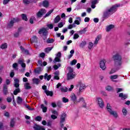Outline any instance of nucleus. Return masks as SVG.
I'll list each match as a JSON object with an SVG mask.
<instances>
[{
	"instance_id": "nucleus-51",
	"label": "nucleus",
	"mask_w": 130,
	"mask_h": 130,
	"mask_svg": "<svg viewBox=\"0 0 130 130\" xmlns=\"http://www.w3.org/2000/svg\"><path fill=\"white\" fill-rule=\"evenodd\" d=\"M60 90H61V91L64 92H67L68 91V88H67V87H62V88H60Z\"/></svg>"
},
{
	"instance_id": "nucleus-27",
	"label": "nucleus",
	"mask_w": 130,
	"mask_h": 130,
	"mask_svg": "<svg viewBox=\"0 0 130 130\" xmlns=\"http://www.w3.org/2000/svg\"><path fill=\"white\" fill-rule=\"evenodd\" d=\"M24 89H25V90H29V89H31V85H30V83H25Z\"/></svg>"
},
{
	"instance_id": "nucleus-54",
	"label": "nucleus",
	"mask_w": 130,
	"mask_h": 130,
	"mask_svg": "<svg viewBox=\"0 0 130 130\" xmlns=\"http://www.w3.org/2000/svg\"><path fill=\"white\" fill-rule=\"evenodd\" d=\"M62 102H63V103H68V102H69V99L64 97L62 98Z\"/></svg>"
},
{
	"instance_id": "nucleus-3",
	"label": "nucleus",
	"mask_w": 130,
	"mask_h": 130,
	"mask_svg": "<svg viewBox=\"0 0 130 130\" xmlns=\"http://www.w3.org/2000/svg\"><path fill=\"white\" fill-rule=\"evenodd\" d=\"M76 74L74 72V70L72 68H69V73L67 74V80H73L75 79Z\"/></svg>"
},
{
	"instance_id": "nucleus-18",
	"label": "nucleus",
	"mask_w": 130,
	"mask_h": 130,
	"mask_svg": "<svg viewBox=\"0 0 130 130\" xmlns=\"http://www.w3.org/2000/svg\"><path fill=\"white\" fill-rule=\"evenodd\" d=\"M96 4H98V0H94L92 1L91 8H92V9H95V8H96Z\"/></svg>"
},
{
	"instance_id": "nucleus-34",
	"label": "nucleus",
	"mask_w": 130,
	"mask_h": 130,
	"mask_svg": "<svg viewBox=\"0 0 130 130\" xmlns=\"http://www.w3.org/2000/svg\"><path fill=\"white\" fill-rule=\"evenodd\" d=\"M35 20H36V18H35V17L34 16L31 17L29 19V23H30V24H34V21H35Z\"/></svg>"
},
{
	"instance_id": "nucleus-43",
	"label": "nucleus",
	"mask_w": 130,
	"mask_h": 130,
	"mask_svg": "<svg viewBox=\"0 0 130 130\" xmlns=\"http://www.w3.org/2000/svg\"><path fill=\"white\" fill-rule=\"evenodd\" d=\"M53 62H54V63H56V62H60V58H58V57H55L53 60Z\"/></svg>"
},
{
	"instance_id": "nucleus-2",
	"label": "nucleus",
	"mask_w": 130,
	"mask_h": 130,
	"mask_svg": "<svg viewBox=\"0 0 130 130\" xmlns=\"http://www.w3.org/2000/svg\"><path fill=\"white\" fill-rule=\"evenodd\" d=\"M113 58L115 61V66H121V56L119 54L117 53L113 56Z\"/></svg>"
},
{
	"instance_id": "nucleus-8",
	"label": "nucleus",
	"mask_w": 130,
	"mask_h": 130,
	"mask_svg": "<svg viewBox=\"0 0 130 130\" xmlns=\"http://www.w3.org/2000/svg\"><path fill=\"white\" fill-rule=\"evenodd\" d=\"M38 33L40 35L42 34L43 36H47V35L48 34V31L46 28L43 27L40 29Z\"/></svg>"
},
{
	"instance_id": "nucleus-33",
	"label": "nucleus",
	"mask_w": 130,
	"mask_h": 130,
	"mask_svg": "<svg viewBox=\"0 0 130 130\" xmlns=\"http://www.w3.org/2000/svg\"><path fill=\"white\" fill-rule=\"evenodd\" d=\"M60 21V16L59 15L57 16L54 19V23H58L59 21Z\"/></svg>"
},
{
	"instance_id": "nucleus-10",
	"label": "nucleus",
	"mask_w": 130,
	"mask_h": 130,
	"mask_svg": "<svg viewBox=\"0 0 130 130\" xmlns=\"http://www.w3.org/2000/svg\"><path fill=\"white\" fill-rule=\"evenodd\" d=\"M45 14H46V10L45 9H42L37 13V16L38 18H41Z\"/></svg>"
},
{
	"instance_id": "nucleus-52",
	"label": "nucleus",
	"mask_w": 130,
	"mask_h": 130,
	"mask_svg": "<svg viewBox=\"0 0 130 130\" xmlns=\"http://www.w3.org/2000/svg\"><path fill=\"white\" fill-rule=\"evenodd\" d=\"M25 107H26V108H27V109H28V110H31V111L34 110V108H32L30 107V106H29V105H25Z\"/></svg>"
},
{
	"instance_id": "nucleus-47",
	"label": "nucleus",
	"mask_w": 130,
	"mask_h": 130,
	"mask_svg": "<svg viewBox=\"0 0 130 130\" xmlns=\"http://www.w3.org/2000/svg\"><path fill=\"white\" fill-rule=\"evenodd\" d=\"M53 12V10H50L45 16V18H46V17H48L49 16H50V14H51V13H52Z\"/></svg>"
},
{
	"instance_id": "nucleus-61",
	"label": "nucleus",
	"mask_w": 130,
	"mask_h": 130,
	"mask_svg": "<svg viewBox=\"0 0 130 130\" xmlns=\"http://www.w3.org/2000/svg\"><path fill=\"white\" fill-rule=\"evenodd\" d=\"M40 57H42V58H44V57H45V53L42 52L40 54Z\"/></svg>"
},
{
	"instance_id": "nucleus-4",
	"label": "nucleus",
	"mask_w": 130,
	"mask_h": 130,
	"mask_svg": "<svg viewBox=\"0 0 130 130\" xmlns=\"http://www.w3.org/2000/svg\"><path fill=\"white\" fill-rule=\"evenodd\" d=\"M107 111H108V112H109L111 115H113L114 117H117V113L112 110V107H111L110 104H107Z\"/></svg>"
},
{
	"instance_id": "nucleus-15",
	"label": "nucleus",
	"mask_w": 130,
	"mask_h": 130,
	"mask_svg": "<svg viewBox=\"0 0 130 130\" xmlns=\"http://www.w3.org/2000/svg\"><path fill=\"white\" fill-rule=\"evenodd\" d=\"M8 87L9 86L7 85V84L3 85V94H4V95H8V94H9V91H8Z\"/></svg>"
},
{
	"instance_id": "nucleus-57",
	"label": "nucleus",
	"mask_w": 130,
	"mask_h": 130,
	"mask_svg": "<svg viewBox=\"0 0 130 130\" xmlns=\"http://www.w3.org/2000/svg\"><path fill=\"white\" fill-rule=\"evenodd\" d=\"M79 37H80V36H79L78 34H75L73 37V39L76 40V39H78V38H79Z\"/></svg>"
},
{
	"instance_id": "nucleus-39",
	"label": "nucleus",
	"mask_w": 130,
	"mask_h": 130,
	"mask_svg": "<svg viewBox=\"0 0 130 130\" xmlns=\"http://www.w3.org/2000/svg\"><path fill=\"white\" fill-rule=\"evenodd\" d=\"M61 65L60 64V63H58L57 65L55 64L53 66V69H54V70H56L58 69V68H60V67H61Z\"/></svg>"
},
{
	"instance_id": "nucleus-48",
	"label": "nucleus",
	"mask_w": 130,
	"mask_h": 130,
	"mask_svg": "<svg viewBox=\"0 0 130 130\" xmlns=\"http://www.w3.org/2000/svg\"><path fill=\"white\" fill-rule=\"evenodd\" d=\"M12 67L13 68V69H14V70H18V63H13L12 65Z\"/></svg>"
},
{
	"instance_id": "nucleus-50",
	"label": "nucleus",
	"mask_w": 130,
	"mask_h": 130,
	"mask_svg": "<svg viewBox=\"0 0 130 130\" xmlns=\"http://www.w3.org/2000/svg\"><path fill=\"white\" fill-rule=\"evenodd\" d=\"M7 47H8V44L7 43L3 44L1 46V48H2V49H5V48H7Z\"/></svg>"
},
{
	"instance_id": "nucleus-6",
	"label": "nucleus",
	"mask_w": 130,
	"mask_h": 130,
	"mask_svg": "<svg viewBox=\"0 0 130 130\" xmlns=\"http://www.w3.org/2000/svg\"><path fill=\"white\" fill-rule=\"evenodd\" d=\"M77 88H79V93L83 92L85 89H86V85L83 82H79L76 85Z\"/></svg>"
},
{
	"instance_id": "nucleus-5",
	"label": "nucleus",
	"mask_w": 130,
	"mask_h": 130,
	"mask_svg": "<svg viewBox=\"0 0 130 130\" xmlns=\"http://www.w3.org/2000/svg\"><path fill=\"white\" fill-rule=\"evenodd\" d=\"M20 19L18 18H12L11 21L8 23L7 28L10 29V28H12L13 26H14V24L15 23H17V22H19Z\"/></svg>"
},
{
	"instance_id": "nucleus-29",
	"label": "nucleus",
	"mask_w": 130,
	"mask_h": 130,
	"mask_svg": "<svg viewBox=\"0 0 130 130\" xmlns=\"http://www.w3.org/2000/svg\"><path fill=\"white\" fill-rule=\"evenodd\" d=\"M49 5V2L48 1L45 0L43 2V6L45 7V8H47Z\"/></svg>"
},
{
	"instance_id": "nucleus-42",
	"label": "nucleus",
	"mask_w": 130,
	"mask_h": 130,
	"mask_svg": "<svg viewBox=\"0 0 130 130\" xmlns=\"http://www.w3.org/2000/svg\"><path fill=\"white\" fill-rule=\"evenodd\" d=\"M70 53H71V54L68 56V58L69 59H70V58H71L73 56V55H74V53H75V50H72L70 51Z\"/></svg>"
},
{
	"instance_id": "nucleus-26",
	"label": "nucleus",
	"mask_w": 130,
	"mask_h": 130,
	"mask_svg": "<svg viewBox=\"0 0 130 130\" xmlns=\"http://www.w3.org/2000/svg\"><path fill=\"white\" fill-rule=\"evenodd\" d=\"M44 78L45 80H47V81H49L51 79V75H48V74L46 73L44 76Z\"/></svg>"
},
{
	"instance_id": "nucleus-40",
	"label": "nucleus",
	"mask_w": 130,
	"mask_h": 130,
	"mask_svg": "<svg viewBox=\"0 0 130 130\" xmlns=\"http://www.w3.org/2000/svg\"><path fill=\"white\" fill-rule=\"evenodd\" d=\"M86 44H87L86 41H82L81 43L80 44V47H81V48H83V47H84V46H85Z\"/></svg>"
},
{
	"instance_id": "nucleus-28",
	"label": "nucleus",
	"mask_w": 130,
	"mask_h": 130,
	"mask_svg": "<svg viewBox=\"0 0 130 130\" xmlns=\"http://www.w3.org/2000/svg\"><path fill=\"white\" fill-rule=\"evenodd\" d=\"M32 82L34 84H36V85H38L39 82H40V80L38 78H34L32 79Z\"/></svg>"
},
{
	"instance_id": "nucleus-31",
	"label": "nucleus",
	"mask_w": 130,
	"mask_h": 130,
	"mask_svg": "<svg viewBox=\"0 0 130 130\" xmlns=\"http://www.w3.org/2000/svg\"><path fill=\"white\" fill-rule=\"evenodd\" d=\"M41 108H42V110H43V112H46L47 111V107H45L44 105L42 104L41 105Z\"/></svg>"
},
{
	"instance_id": "nucleus-35",
	"label": "nucleus",
	"mask_w": 130,
	"mask_h": 130,
	"mask_svg": "<svg viewBox=\"0 0 130 130\" xmlns=\"http://www.w3.org/2000/svg\"><path fill=\"white\" fill-rule=\"evenodd\" d=\"M20 92H21L20 88H17L14 91L13 94H14V95H18V93H20Z\"/></svg>"
},
{
	"instance_id": "nucleus-36",
	"label": "nucleus",
	"mask_w": 130,
	"mask_h": 130,
	"mask_svg": "<svg viewBox=\"0 0 130 130\" xmlns=\"http://www.w3.org/2000/svg\"><path fill=\"white\" fill-rule=\"evenodd\" d=\"M80 102L85 103V100L84 99V98H80L77 101V104H78V103H80Z\"/></svg>"
},
{
	"instance_id": "nucleus-60",
	"label": "nucleus",
	"mask_w": 130,
	"mask_h": 130,
	"mask_svg": "<svg viewBox=\"0 0 130 130\" xmlns=\"http://www.w3.org/2000/svg\"><path fill=\"white\" fill-rule=\"evenodd\" d=\"M117 70L115 69H113L111 70V72H110V74L111 75V74H114L116 72Z\"/></svg>"
},
{
	"instance_id": "nucleus-44",
	"label": "nucleus",
	"mask_w": 130,
	"mask_h": 130,
	"mask_svg": "<svg viewBox=\"0 0 130 130\" xmlns=\"http://www.w3.org/2000/svg\"><path fill=\"white\" fill-rule=\"evenodd\" d=\"M36 41H37V37H36V36H34L32 38L31 42V43H33V42H36Z\"/></svg>"
},
{
	"instance_id": "nucleus-45",
	"label": "nucleus",
	"mask_w": 130,
	"mask_h": 130,
	"mask_svg": "<svg viewBox=\"0 0 130 130\" xmlns=\"http://www.w3.org/2000/svg\"><path fill=\"white\" fill-rule=\"evenodd\" d=\"M54 40L53 39H48L47 40V43H53Z\"/></svg>"
},
{
	"instance_id": "nucleus-13",
	"label": "nucleus",
	"mask_w": 130,
	"mask_h": 130,
	"mask_svg": "<svg viewBox=\"0 0 130 130\" xmlns=\"http://www.w3.org/2000/svg\"><path fill=\"white\" fill-rule=\"evenodd\" d=\"M33 128L35 130H45V128H44V127H43V126H40L37 124H35L34 125Z\"/></svg>"
},
{
	"instance_id": "nucleus-30",
	"label": "nucleus",
	"mask_w": 130,
	"mask_h": 130,
	"mask_svg": "<svg viewBox=\"0 0 130 130\" xmlns=\"http://www.w3.org/2000/svg\"><path fill=\"white\" fill-rule=\"evenodd\" d=\"M87 32V27L84 28L83 29H81V30L78 31V33L82 35V34H85Z\"/></svg>"
},
{
	"instance_id": "nucleus-56",
	"label": "nucleus",
	"mask_w": 130,
	"mask_h": 130,
	"mask_svg": "<svg viewBox=\"0 0 130 130\" xmlns=\"http://www.w3.org/2000/svg\"><path fill=\"white\" fill-rule=\"evenodd\" d=\"M93 47V43L89 42L88 44V48L89 49H92V48Z\"/></svg>"
},
{
	"instance_id": "nucleus-46",
	"label": "nucleus",
	"mask_w": 130,
	"mask_h": 130,
	"mask_svg": "<svg viewBox=\"0 0 130 130\" xmlns=\"http://www.w3.org/2000/svg\"><path fill=\"white\" fill-rule=\"evenodd\" d=\"M23 3L25 5H29V3H32V0H23Z\"/></svg>"
},
{
	"instance_id": "nucleus-24",
	"label": "nucleus",
	"mask_w": 130,
	"mask_h": 130,
	"mask_svg": "<svg viewBox=\"0 0 130 130\" xmlns=\"http://www.w3.org/2000/svg\"><path fill=\"white\" fill-rule=\"evenodd\" d=\"M81 17H78L76 18V20L74 21L75 24L76 25H80V23H81Z\"/></svg>"
},
{
	"instance_id": "nucleus-38",
	"label": "nucleus",
	"mask_w": 130,
	"mask_h": 130,
	"mask_svg": "<svg viewBox=\"0 0 130 130\" xmlns=\"http://www.w3.org/2000/svg\"><path fill=\"white\" fill-rule=\"evenodd\" d=\"M22 102H23V99H22L21 97L18 96V98H17V103L18 104H22Z\"/></svg>"
},
{
	"instance_id": "nucleus-64",
	"label": "nucleus",
	"mask_w": 130,
	"mask_h": 130,
	"mask_svg": "<svg viewBox=\"0 0 130 130\" xmlns=\"http://www.w3.org/2000/svg\"><path fill=\"white\" fill-rule=\"evenodd\" d=\"M0 130H4V125L2 122H0Z\"/></svg>"
},
{
	"instance_id": "nucleus-1",
	"label": "nucleus",
	"mask_w": 130,
	"mask_h": 130,
	"mask_svg": "<svg viewBox=\"0 0 130 130\" xmlns=\"http://www.w3.org/2000/svg\"><path fill=\"white\" fill-rule=\"evenodd\" d=\"M120 7V4H115L111 7L110 9H107L103 13V18L104 19H107L109 18L112 14L115 13L116 11H117V8H119Z\"/></svg>"
},
{
	"instance_id": "nucleus-37",
	"label": "nucleus",
	"mask_w": 130,
	"mask_h": 130,
	"mask_svg": "<svg viewBox=\"0 0 130 130\" xmlns=\"http://www.w3.org/2000/svg\"><path fill=\"white\" fill-rule=\"evenodd\" d=\"M35 119L36 121H41L42 120V117L38 116L35 118Z\"/></svg>"
},
{
	"instance_id": "nucleus-63",
	"label": "nucleus",
	"mask_w": 130,
	"mask_h": 130,
	"mask_svg": "<svg viewBox=\"0 0 130 130\" xmlns=\"http://www.w3.org/2000/svg\"><path fill=\"white\" fill-rule=\"evenodd\" d=\"M7 102H9V103L12 102V97H11V96H8V97L7 98Z\"/></svg>"
},
{
	"instance_id": "nucleus-19",
	"label": "nucleus",
	"mask_w": 130,
	"mask_h": 130,
	"mask_svg": "<svg viewBox=\"0 0 130 130\" xmlns=\"http://www.w3.org/2000/svg\"><path fill=\"white\" fill-rule=\"evenodd\" d=\"M119 97L121 98L122 100H124L127 98V95L126 94H124L123 93H120L119 94Z\"/></svg>"
},
{
	"instance_id": "nucleus-21",
	"label": "nucleus",
	"mask_w": 130,
	"mask_h": 130,
	"mask_svg": "<svg viewBox=\"0 0 130 130\" xmlns=\"http://www.w3.org/2000/svg\"><path fill=\"white\" fill-rule=\"evenodd\" d=\"M14 87H15V88H19V87H20V84H19V79H15L14 80Z\"/></svg>"
},
{
	"instance_id": "nucleus-59",
	"label": "nucleus",
	"mask_w": 130,
	"mask_h": 130,
	"mask_svg": "<svg viewBox=\"0 0 130 130\" xmlns=\"http://www.w3.org/2000/svg\"><path fill=\"white\" fill-rule=\"evenodd\" d=\"M11 0H4L3 1V5H8V3H10Z\"/></svg>"
},
{
	"instance_id": "nucleus-11",
	"label": "nucleus",
	"mask_w": 130,
	"mask_h": 130,
	"mask_svg": "<svg viewBox=\"0 0 130 130\" xmlns=\"http://www.w3.org/2000/svg\"><path fill=\"white\" fill-rule=\"evenodd\" d=\"M18 64H20L23 69L26 68V63H24V59L19 58L18 61Z\"/></svg>"
},
{
	"instance_id": "nucleus-49",
	"label": "nucleus",
	"mask_w": 130,
	"mask_h": 130,
	"mask_svg": "<svg viewBox=\"0 0 130 130\" xmlns=\"http://www.w3.org/2000/svg\"><path fill=\"white\" fill-rule=\"evenodd\" d=\"M15 125V120L12 119L10 122V126L13 127Z\"/></svg>"
},
{
	"instance_id": "nucleus-22",
	"label": "nucleus",
	"mask_w": 130,
	"mask_h": 130,
	"mask_svg": "<svg viewBox=\"0 0 130 130\" xmlns=\"http://www.w3.org/2000/svg\"><path fill=\"white\" fill-rule=\"evenodd\" d=\"M113 28H114V25L110 24L107 26L106 31L107 32H109V31H110V30H111L112 29H113Z\"/></svg>"
},
{
	"instance_id": "nucleus-41",
	"label": "nucleus",
	"mask_w": 130,
	"mask_h": 130,
	"mask_svg": "<svg viewBox=\"0 0 130 130\" xmlns=\"http://www.w3.org/2000/svg\"><path fill=\"white\" fill-rule=\"evenodd\" d=\"M22 20L24 21H28V18H27V16L25 14H22L21 15Z\"/></svg>"
},
{
	"instance_id": "nucleus-12",
	"label": "nucleus",
	"mask_w": 130,
	"mask_h": 130,
	"mask_svg": "<svg viewBox=\"0 0 130 130\" xmlns=\"http://www.w3.org/2000/svg\"><path fill=\"white\" fill-rule=\"evenodd\" d=\"M106 62V61L105 60H102L100 62V67L101 69H102V70H103V71H104V70L106 69V66H105Z\"/></svg>"
},
{
	"instance_id": "nucleus-20",
	"label": "nucleus",
	"mask_w": 130,
	"mask_h": 130,
	"mask_svg": "<svg viewBox=\"0 0 130 130\" xmlns=\"http://www.w3.org/2000/svg\"><path fill=\"white\" fill-rule=\"evenodd\" d=\"M102 37L101 35H98V36L95 38V40L94 42V44H95V45L98 44V41H99V40H100V39H101Z\"/></svg>"
},
{
	"instance_id": "nucleus-32",
	"label": "nucleus",
	"mask_w": 130,
	"mask_h": 130,
	"mask_svg": "<svg viewBox=\"0 0 130 130\" xmlns=\"http://www.w3.org/2000/svg\"><path fill=\"white\" fill-rule=\"evenodd\" d=\"M52 48H53V47H47V48H46L45 49V52L46 53H49V52H50V51H51V50H52Z\"/></svg>"
},
{
	"instance_id": "nucleus-58",
	"label": "nucleus",
	"mask_w": 130,
	"mask_h": 130,
	"mask_svg": "<svg viewBox=\"0 0 130 130\" xmlns=\"http://www.w3.org/2000/svg\"><path fill=\"white\" fill-rule=\"evenodd\" d=\"M76 63H77V60L74 59V60H72V62H71V66H75V64H76Z\"/></svg>"
},
{
	"instance_id": "nucleus-7",
	"label": "nucleus",
	"mask_w": 130,
	"mask_h": 130,
	"mask_svg": "<svg viewBox=\"0 0 130 130\" xmlns=\"http://www.w3.org/2000/svg\"><path fill=\"white\" fill-rule=\"evenodd\" d=\"M96 102L100 108H103L104 107V102L101 98H96Z\"/></svg>"
},
{
	"instance_id": "nucleus-62",
	"label": "nucleus",
	"mask_w": 130,
	"mask_h": 130,
	"mask_svg": "<svg viewBox=\"0 0 130 130\" xmlns=\"http://www.w3.org/2000/svg\"><path fill=\"white\" fill-rule=\"evenodd\" d=\"M47 27H49V29H53V24H48Z\"/></svg>"
},
{
	"instance_id": "nucleus-55",
	"label": "nucleus",
	"mask_w": 130,
	"mask_h": 130,
	"mask_svg": "<svg viewBox=\"0 0 130 130\" xmlns=\"http://www.w3.org/2000/svg\"><path fill=\"white\" fill-rule=\"evenodd\" d=\"M122 112L124 114V115H126V114H127V111H126V109H125V108H123L122 109Z\"/></svg>"
},
{
	"instance_id": "nucleus-23",
	"label": "nucleus",
	"mask_w": 130,
	"mask_h": 130,
	"mask_svg": "<svg viewBox=\"0 0 130 130\" xmlns=\"http://www.w3.org/2000/svg\"><path fill=\"white\" fill-rule=\"evenodd\" d=\"M41 72H42V69L41 67H38L35 69L36 74H40Z\"/></svg>"
},
{
	"instance_id": "nucleus-17",
	"label": "nucleus",
	"mask_w": 130,
	"mask_h": 130,
	"mask_svg": "<svg viewBox=\"0 0 130 130\" xmlns=\"http://www.w3.org/2000/svg\"><path fill=\"white\" fill-rule=\"evenodd\" d=\"M20 48L23 53H25V54H29V50L25 49V48H24L22 46L20 47Z\"/></svg>"
},
{
	"instance_id": "nucleus-9",
	"label": "nucleus",
	"mask_w": 130,
	"mask_h": 130,
	"mask_svg": "<svg viewBox=\"0 0 130 130\" xmlns=\"http://www.w3.org/2000/svg\"><path fill=\"white\" fill-rule=\"evenodd\" d=\"M66 121V113H63L61 115L60 118V125L61 127H63V122Z\"/></svg>"
},
{
	"instance_id": "nucleus-16",
	"label": "nucleus",
	"mask_w": 130,
	"mask_h": 130,
	"mask_svg": "<svg viewBox=\"0 0 130 130\" xmlns=\"http://www.w3.org/2000/svg\"><path fill=\"white\" fill-rule=\"evenodd\" d=\"M118 78V75H112L110 77V79L112 81V82H117V80H116Z\"/></svg>"
},
{
	"instance_id": "nucleus-25",
	"label": "nucleus",
	"mask_w": 130,
	"mask_h": 130,
	"mask_svg": "<svg viewBox=\"0 0 130 130\" xmlns=\"http://www.w3.org/2000/svg\"><path fill=\"white\" fill-rule=\"evenodd\" d=\"M45 93L46 94L47 96H53V92L52 91L46 90H45Z\"/></svg>"
},
{
	"instance_id": "nucleus-53",
	"label": "nucleus",
	"mask_w": 130,
	"mask_h": 130,
	"mask_svg": "<svg viewBox=\"0 0 130 130\" xmlns=\"http://www.w3.org/2000/svg\"><path fill=\"white\" fill-rule=\"evenodd\" d=\"M106 89L107 91H111V90H113V88L110 86H107Z\"/></svg>"
},
{
	"instance_id": "nucleus-14",
	"label": "nucleus",
	"mask_w": 130,
	"mask_h": 130,
	"mask_svg": "<svg viewBox=\"0 0 130 130\" xmlns=\"http://www.w3.org/2000/svg\"><path fill=\"white\" fill-rule=\"evenodd\" d=\"M71 101L74 102V104H77V96L75 95V94L73 93L70 96Z\"/></svg>"
}]
</instances>
